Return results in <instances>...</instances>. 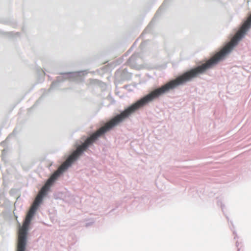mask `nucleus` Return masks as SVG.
Returning a JSON list of instances; mask_svg holds the SVG:
<instances>
[{"label":"nucleus","mask_w":251,"mask_h":251,"mask_svg":"<svg viewBox=\"0 0 251 251\" xmlns=\"http://www.w3.org/2000/svg\"><path fill=\"white\" fill-rule=\"evenodd\" d=\"M136 111V102L125 109L120 114L115 116L106 123L103 126L100 127L89 137L87 138L82 144L78 146L76 150L68 157L66 160L50 176L36 196L26 214L22 226L19 229L17 251H25L27 232L31 219L39 204L41 203L43 198L46 195L50 187L53 184L55 181L75 161L78 159L83 151H86L87 148L96 141L99 137L122 123Z\"/></svg>","instance_id":"1"}]
</instances>
